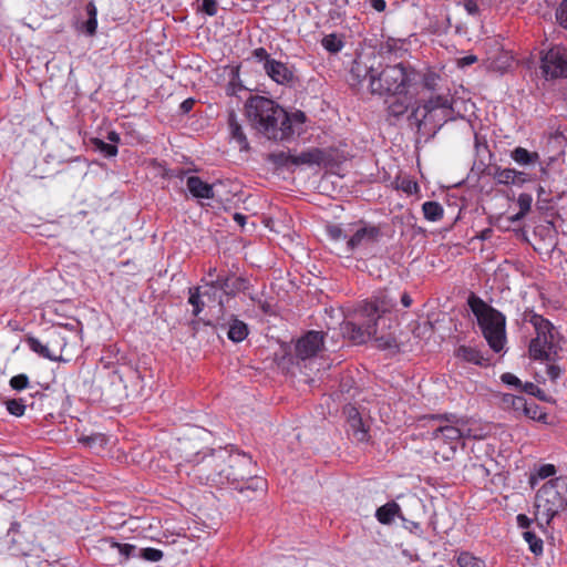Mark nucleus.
Returning a JSON list of instances; mask_svg holds the SVG:
<instances>
[{"instance_id":"nucleus-1","label":"nucleus","mask_w":567,"mask_h":567,"mask_svg":"<svg viewBox=\"0 0 567 567\" xmlns=\"http://www.w3.org/2000/svg\"><path fill=\"white\" fill-rule=\"evenodd\" d=\"M246 114L251 125L269 140L284 141L299 134L306 121L301 111L288 114L272 100L252 96L246 103Z\"/></svg>"},{"instance_id":"nucleus-2","label":"nucleus","mask_w":567,"mask_h":567,"mask_svg":"<svg viewBox=\"0 0 567 567\" xmlns=\"http://www.w3.org/2000/svg\"><path fill=\"white\" fill-rule=\"evenodd\" d=\"M351 75L358 84L368 80L370 92L379 95H402L408 92L416 76L413 70L401 63L381 68L374 55L354 60Z\"/></svg>"},{"instance_id":"nucleus-3","label":"nucleus","mask_w":567,"mask_h":567,"mask_svg":"<svg viewBox=\"0 0 567 567\" xmlns=\"http://www.w3.org/2000/svg\"><path fill=\"white\" fill-rule=\"evenodd\" d=\"M431 420L434 424L430 437L444 460H450L464 440L485 437L484 429L467 417L450 414L432 416Z\"/></svg>"},{"instance_id":"nucleus-4","label":"nucleus","mask_w":567,"mask_h":567,"mask_svg":"<svg viewBox=\"0 0 567 567\" xmlns=\"http://www.w3.org/2000/svg\"><path fill=\"white\" fill-rule=\"evenodd\" d=\"M467 303L491 349L501 352L506 343L505 316L474 293L468 297Z\"/></svg>"},{"instance_id":"nucleus-5","label":"nucleus","mask_w":567,"mask_h":567,"mask_svg":"<svg viewBox=\"0 0 567 567\" xmlns=\"http://www.w3.org/2000/svg\"><path fill=\"white\" fill-rule=\"evenodd\" d=\"M535 519L539 526L549 525L553 518L567 508V477L546 482L535 495Z\"/></svg>"},{"instance_id":"nucleus-6","label":"nucleus","mask_w":567,"mask_h":567,"mask_svg":"<svg viewBox=\"0 0 567 567\" xmlns=\"http://www.w3.org/2000/svg\"><path fill=\"white\" fill-rule=\"evenodd\" d=\"M363 326L347 321L342 326V332L354 344H362L373 339L375 347L382 350L398 349L395 338L391 333H379L380 318H363Z\"/></svg>"},{"instance_id":"nucleus-7","label":"nucleus","mask_w":567,"mask_h":567,"mask_svg":"<svg viewBox=\"0 0 567 567\" xmlns=\"http://www.w3.org/2000/svg\"><path fill=\"white\" fill-rule=\"evenodd\" d=\"M452 117V101L449 96L436 95L426 101L422 106L411 113L410 118L415 122L419 128L433 124L441 127Z\"/></svg>"},{"instance_id":"nucleus-8","label":"nucleus","mask_w":567,"mask_h":567,"mask_svg":"<svg viewBox=\"0 0 567 567\" xmlns=\"http://www.w3.org/2000/svg\"><path fill=\"white\" fill-rule=\"evenodd\" d=\"M381 237L380 229L372 225L352 226L342 252L347 256H367L375 248Z\"/></svg>"},{"instance_id":"nucleus-9","label":"nucleus","mask_w":567,"mask_h":567,"mask_svg":"<svg viewBox=\"0 0 567 567\" xmlns=\"http://www.w3.org/2000/svg\"><path fill=\"white\" fill-rule=\"evenodd\" d=\"M542 70L546 76L567 78V49L551 48L542 59Z\"/></svg>"},{"instance_id":"nucleus-10","label":"nucleus","mask_w":567,"mask_h":567,"mask_svg":"<svg viewBox=\"0 0 567 567\" xmlns=\"http://www.w3.org/2000/svg\"><path fill=\"white\" fill-rule=\"evenodd\" d=\"M107 557L110 564H123L130 558H135V545L121 544L112 538H103L97 547Z\"/></svg>"},{"instance_id":"nucleus-11","label":"nucleus","mask_w":567,"mask_h":567,"mask_svg":"<svg viewBox=\"0 0 567 567\" xmlns=\"http://www.w3.org/2000/svg\"><path fill=\"white\" fill-rule=\"evenodd\" d=\"M395 306V300L385 292H380L373 300L364 301L359 309L361 318H380V323H384V313L389 312Z\"/></svg>"},{"instance_id":"nucleus-12","label":"nucleus","mask_w":567,"mask_h":567,"mask_svg":"<svg viewBox=\"0 0 567 567\" xmlns=\"http://www.w3.org/2000/svg\"><path fill=\"white\" fill-rule=\"evenodd\" d=\"M323 350V333L319 331H309L301 337L296 344L297 357L307 360L316 357Z\"/></svg>"},{"instance_id":"nucleus-13","label":"nucleus","mask_w":567,"mask_h":567,"mask_svg":"<svg viewBox=\"0 0 567 567\" xmlns=\"http://www.w3.org/2000/svg\"><path fill=\"white\" fill-rule=\"evenodd\" d=\"M348 421V432L352 439L359 443L367 442L369 440V427L363 422L359 411L354 406H347L344 410Z\"/></svg>"},{"instance_id":"nucleus-14","label":"nucleus","mask_w":567,"mask_h":567,"mask_svg":"<svg viewBox=\"0 0 567 567\" xmlns=\"http://www.w3.org/2000/svg\"><path fill=\"white\" fill-rule=\"evenodd\" d=\"M272 158L276 163H292L295 165H319L323 161V153L320 150H310L307 152H302L299 155H286L285 153H280L277 155H272Z\"/></svg>"},{"instance_id":"nucleus-15","label":"nucleus","mask_w":567,"mask_h":567,"mask_svg":"<svg viewBox=\"0 0 567 567\" xmlns=\"http://www.w3.org/2000/svg\"><path fill=\"white\" fill-rule=\"evenodd\" d=\"M524 321L533 324L536 331L535 338H540L543 342H554V326L543 316L534 311H526L524 313Z\"/></svg>"},{"instance_id":"nucleus-16","label":"nucleus","mask_w":567,"mask_h":567,"mask_svg":"<svg viewBox=\"0 0 567 567\" xmlns=\"http://www.w3.org/2000/svg\"><path fill=\"white\" fill-rule=\"evenodd\" d=\"M266 73L278 84H288L293 79L292 71L282 62L267 59L264 63Z\"/></svg>"},{"instance_id":"nucleus-17","label":"nucleus","mask_w":567,"mask_h":567,"mask_svg":"<svg viewBox=\"0 0 567 567\" xmlns=\"http://www.w3.org/2000/svg\"><path fill=\"white\" fill-rule=\"evenodd\" d=\"M189 193L202 199H212L214 197L213 185L205 183L198 176H189L186 181Z\"/></svg>"},{"instance_id":"nucleus-18","label":"nucleus","mask_w":567,"mask_h":567,"mask_svg":"<svg viewBox=\"0 0 567 567\" xmlns=\"http://www.w3.org/2000/svg\"><path fill=\"white\" fill-rule=\"evenodd\" d=\"M494 178L503 185H522L527 181L525 173L513 168H497Z\"/></svg>"},{"instance_id":"nucleus-19","label":"nucleus","mask_w":567,"mask_h":567,"mask_svg":"<svg viewBox=\"0 0 567 567\" xmlns=\"http://www.w3.org/2000/svg\"><path fill=\"white\" fill-rule=\"evenodd\" d=\"M375 517L378 522L383 525L391 524L395 517L404 519L401 515V507L395 502H388L386 504L379 507L375 512Z\"/></svg>"},{"instance_id":"nucleus-20","label":"nucleus","mask_w":567,"mask_h":567,"mask_svg":"<svg viewBox=\"0 0 567 567\" xmlns=\"http://www.w3.org/2000/svg\"><path fill=\"white\" fill-rule=\"evenodd\" d=\"M554 351V342L546 343L540 338H533L529 344V355L535 360H549Z\"/></svg>"},{"instance_id":"nucleus-21","label":"nucleus","mask_w":567,"mask_h":567,"mask_svg":"<svg viewBox=\"0 0 567 567\" xmlns=\"http://www.w3.org/2000/svg\"><path fill=\"white\" fill-rule=\"evenodd\" d=\"M228 127L231 140L238 144L240 151H247L249 148L248 140L234 113L228 116Z\"/></svg>"},{"instance_id":"nucleus-22","label":"nucleus","mask_w":567,"mask_h":567,"mask_svg":"<svg viewBox=\"0 0 567 567\" xmlns=\"http://www.w3.org/2000/svg\"><path fill=\"white\" fill-rule=\"evenodd\" d=\"M456 357L474 364L482 365L485 361L483 354L476 348L470 346H460L455 352Z\"/></svg>"},{"instance_id":"nucleus-23","label":"nucleus","mask_w":567,"mask_h":567,"mask_svg":"<svg viewBox=\"0 0 567 567\" xmlns=\"http://www.w3.org/2000/svg\"><path fill=\"white\" fill-rule=\"evenodd\" d=\"M511 157L519 165H534L539 162V155L536 152H529L524 147H516L512 151Z\"/></svg>"},{"instance_id":"nucleus-24","label":"nucleus","mask_w":567,"mask_h":567,"mask_svg":"<svg viewBox=\"0 0 567 567\" xmlns=\"http://www.w3.org/2000/svg\"><path fill=\"white\" fill-rule=\"evenodd\" d=\"M86 13L89 19L81 24L80 30L87 35H94L97 28V9L94 2L91 1L86 4Z\"/></svg>"},{"instance_id":"nucleus-25","label":"nucleus","mask_w":567,"mask_h":567,"mask_svg":"<svg viewBox=\"0 0 567 567\" xmlns=\"http://www.w3.org/2000/svg\"><path fill=\"white\" fill-rule=\"evenodd\" d=\"M411 100L412 99L409 97L406 93L398 95V97L394 101H392L388 106L389 114L394 117L402 116L408 111L411 104Z\"/></svg>"},{"instance_id":"nucleus-26","label":"nucleus","mask_w":567,"mask_h":567,"mask_svg":"<svg viewBox=\"0 0 567 567\" xmlns=\"http://www.w3.org/2000/svg\"><path fill=\"white\" fill-rule=\"evenodd\" d=\"M526 399L522 395L504 394L502 398V405L504 409L513 410L517 414H522L526 409Z\"/></svg>"},{"instance_id":"nucleus-27","label":"nucleus","mask_w":567,"mask_h":567,"mask_svg":"<svg viewBox=\"0 0 567 567\" xmlns=\"http://www.w3.org/2000/svg\"><path fill=\"white\" fill-rule=\"evenodd\" d=\"M227 336L234 342L243 341L248 336L247 324L238 319H233Z\"/></svg>"},{"instance_id":"nucleus-28","label":"nucleus","mask_w":567,"mask_h":567,"mask_svg":"<svg viewBox=\"0 0 567 567\" xmlns=\"http://www.w3.org/2000/svg\"><path fill=\"white\" fill-rule=\"evenodd\" d=\"M532 202H533L532 195H529L527 193L519 194V196L517 198V205L519 207V212L514 215L508 216V220L511 223H516V221L520 220L530 210Z\"/></svg>"},{"instance_id":"nucleus-29","label":"nucleus","mask_w":567,"mask_h":567,"mask_svg":"<svg viewBox=\"0 0 567 567\" xmlns=\"http://www.w3.org/2000/svg\"><path fill=\"white\" fill-rule=\"evenodd\" d=\"M216 284L218 290H223L225 293H235L243 288L245 280L238 277L217 278Z\"/></svg>"},{"instance_id":"nucleus-30","label":"nucleus","mask_w":567,"mask_h":567,"mask_svg":"<svg viewBox=\"0 0 567 567\" xmlns=\"http://www.w3.org/2000/svg\"><path fill=\"white\" fill-rule=\"evenodd\" d=\"M422 210L425 219L429 221H437L443 217V207L437 202H425L422 205Z\"/></svg>"},{"instance_id":"nucleus-31","label":"nucleus","mask_w":567,"mask_h":567,"mask_svg":"<svg viewBox=\"0 0 567 567\" xmlns=\"http://www.w3.org/2000/svg\"><path fill=\"white\" fill-rule=\"evenodd\" d=\"M351 228H352L351 225H349L347 228H343L340 225H330L327 227V234L331 240H333L336 243H342L343 245H346V241L349 238ZM344 246H342V248Z\"/></svg>"},{"instance_id":"nucleus-32","label":"nucleus","mask_w":567,"mask_h":567,"mask_svg":"<svg viewBox=\"0 0 567 567\" xmlns=\"http://www.w3.org/2000/svg\"><path fill=\"white\" fill-rule=\"evenodd\" d=\"M28 344L30 349L38 353L39 355L55 361L58 359L56 354L52 353L47 344H43L39 339L37 338H29Z\"/></svg>"},{"instance_id":"nucleus-33","label":"nucleus","mask_w":567,"mask_h":567,"mask_svg":"<svg viewBox=\"0 0 567 567\" xmlns=\"http://www.w3.org/2000/svg\"><path fill=\"white\" fill-rule=\"evenodd\" d=\"M188 302L193 307V315L198 316L204 309L205 302L203 301L200 287L189 289Z\"/></svg>"},{"instance_id":"nucleus-34","label":"nucleus","mask_w":567,"mask_h":567,"mask_svg":"<svg viewBox=\"0 0 567 567\" xmlns=\"http://www.w3.org/2000/svg\"><path fill=\"white\" fill-rule=\"evenodd\" d=\"M135 557L156 563L163 558V553L156 548H138L135 546Z\"/></svg>"},{"instance_id":"nucleus-35","label":"nucleus","mask_w":567,"mask_h":567,"mask_svg":"<svg viewBox=\"0 0 567 567\" xmlns=\"http://www.w3.org/2000/svg\"><path fill=\"white\" fill-rule=\"evenodd\" d=\"M460 567H485V563L467 551H463L457 556Z\"/></svg>"},{"instance_id":"nucleus-36","label":"nucleus","mask_w":567,"mask_h":567,"mask_svg":"<svg viewBox=\"0 0 567 567\" xmlns=\"http://www.w3.org/2000/svg\"><path fill=\"white\" fill-rule=\"evenodd\" d=\"M523 537L527 542L532 553L535 555H540L543 553V540L533 532H524Z\"/></svg>"},{"instance_id":"nucleus-37","label":"nucleus","mask_w":567,"mask_h":567,"mask_svg":"<svg viewBox=\"0 0 567 567\" xmlns=\"http://www.w3.org/2000/svg\"><path fill=\"white\" fill-rule=\"evenodd\" d=\"M522 414L532 420H542L545 417L542 409L534 400L526 401V409L523 410Z\"/></svg>"},{"instance_id":"nucleus-38","label":"nucleus","mask_w":567,"mask_h":567,"mask_svg":"<svg viewBox=\"0 0 567 567\" xmlns=\"http://www.w3.org/2000/svg\"><path fill=\"white\" fill-rule=\"evenodd\" d=\"M321 43L322 47L331 53H337L343 48L342 41L336 34L326 35Z\"/></svg>"},{"instance_id":"nucleus-39","label":"nucleus","mask_w":567,"mask_h":567,"mask_svg":"<svg viewBox=\"0 0 567 567\" xmlns=\"http://www.w3.org/2000/svg\"><path fill=\"white\" fill-rule=\"evenodd\" d=\"M6 405H7V410L10 414L14 415V416H21L24 414V411H25V403L23 402L22 399H12V400H8L6 402Z\"/></svg>"},{"instance_id":"nucleus-40","label":"nucleus","mask_w":567,"mask_h":567,"mask_svg":"<svg viewBox=\"0 0 567 567\" xmlns=\"http://www.w3.org/2000/svg\"><path fill=\"white\" fill-rule=\"evenodd\" d=\"M10 385L12 389L21 391L29 385V378L25 374H18L11 378Z\"/></svg>"},{"instance_id":"nucleus-41","label":"nucleus","mask_w":567,"mask_h":567,"mask_svg":"<svg viewBox=\"0 0 567 567\" xmlns=\"http://www.w3.org/2000/svg\"><path fill=\"white\" fill-rule=\"evenodd\" d=\"M97 148L106 156H115L117 154V147L114 144L105 143L103 141L96 142Z\"/></svg>"},{"instance_id":"nucleus-42","label":"nucleus","mask_w":567,"mask_h":567,"mask_svg":"<svg viewBox=\"0 0 567 567\" xmlns=\"http://www.w3.org/2000/svg\"><path fill=\"white\" fill-rule=\"evenodd\" d=\"M439 76L435 73L429 72L423 76V85L430 91L436 90Z\"/></svg>"},{"instance_id":"nucleus-43","label":"nucleus","mask_w":567,"mask_h":567,"mask_svg":"<svg viewBox=\"0 0 567 567\" xmlns=\"http://www.w3.org/2000/svg\"><path fill=\"white\" fill-rule=\"evenodd\" d=\"M557 20L560 25L567 29V0H564L557 10Z\"/></svg>"},{"instance_id":"nucleus-44","label":"nucleus","mask_w":567,"mask_h":567,"mask_svg":"<svg viewBox=\"0 0 567 567\" xmlns=\"http://www.w3.org/2000/svg\"><path fill=\"white\" fill-rule=\"evenodd\" d=\"M556 474V467L553 464H544L537 471V476L542 480Z\"/></svg>"},{"instance_id":"nucleus-45","label":"nucleus","mask_w":567,"mask_h":567,"mask_svg":"<svg viewBox=\"0 0 567 567\" xmlns=\"http://www.w3.org/2000/svg\"><path fill=\"white\" fill-rule=\"evenodd\" d=\"M218 291L219 290H218L216 280H213L210 284L206 285L205 290L202 292V297H206L209 300L210 299L215 300Z\"/></svg>"},{"instance_id":"nucleus-46","label":"nucleus","mask_w":567,"mask_h":567,"mask_svg":"<svg viewBox=\"0 0 567 567\" xmlns=\"http://www.w3.org/2000/svg\"><path fill=\"white\" fill-rule=\"evenodd\" d=\"M202 10L208 16H215L217 13V1L203 0Z\"/></svg>"},{"instance_id":"nucleus-47","label":"nucleus","mask_w":567,"mask_h":567,"mask_svg":"<svg viewBox=\"0 0 567 567\" xmlns=\"http://www.w3.org/2000/svg\"><path fill=\"white\" fill-rule=\"evenodd\" d=\"M501 380L505 384H508V385H514V386L522 385L520 380L516 375H514L513 373H509V372L502 374Z\"/></svg>"},{"instance_id":"nucleus-48","label":"nucleus","mask_w":567,"mask_h":567,"mask_svg":"<svg viewBox=\"0 0 567 567\" xmlns=\"http://www.w3.org/2000/svg\"><path fill=\"white\" fill-rule=\"evenodd\" d=\"M463 7L471 16H476L478 13V6L475 0H463Z\"/></svg>"},{"instance_id":"nucleus-49","label":"nucleus","mask_w":567,"mask_h":567,"mask_svg":"<svg viewBox=\"0 0 567 567\" xmlns=\"http://www.w3.org/2000/svg\"><path fill=\"white\" fill-rule=\"evenodd\" d=\"M400 187L409 194L415 193L417 190V184L413 181L405 178L402 179Z\"/></svg>"},{"instance_id":"nucleus-50","label":"nucleus","mask_w":567,"mask_h":567,"mask_svg":"<svg viewBox=\"0 0 567 567\" xmlns=\"http://www.w3.org/2000/svg\"><path fill=\"white\" fill-rule=\"evenodd\" d=\"M547 374H548V377L550 378L551 381L557 380L559 378V375H560L559 367L554 365V364H549L547 367Z\"/></svg>"},{"instance_id":"nucleus-51","label":"nucleus","mask_w":567,"mask_h":567,"mask_svg":"<svg viewBox=\"0 0 567 567\" xmlns=\"http://www.w3.org/2000/svg\"><path fill=\"white\" fill-rule=\"evenodd\" d=\"M254 56L256 59H258L259 61H267V59H270L269 58V54L267 53V51L264 49V48H258L254 51Z\"/></svg>"},{"instance_id":"nucleus-52","label":"nucleus","mask_w":567,"mask_h":567,"mask_svg":"<svg viewBox=\"0 0 567 567\" xmlns=\"http://www.w3.org/2000/svg\"><path fill=\"white\" fill-rule=\"evenodd\" d=\"M477 61V58L475 55H466L458 61V65L461 66H467Z\"/></svg>"},{"instance_id":"nucleus-53","label":"nucleus","mask_w":567,"mask_h":567,"mask_svg":"<svg viewBox=\"0 0 567 567\" xmlns=\"http://www.w3.org/2000/svg\"><path fill=\"white\" fill-rule=\"evenodd\" d=\"M517 524L522 528H528L530 525V519L526 515L519 514L517 516Z\"/></svg>"},{"instance_id":"nucleus-54","label":"nucleus","mask_w":567,"mask_h":567,"mask_svg":"<svg viewBox=\"0 0 567 567\" xmlns=\"http://www.w3.org/2000/svg\"><path fill=\"white\" fill-rule=\"evenodd\" d=\"M371 6L378 12H382L385 10V1L384 0H371Z\"/></svg>"},{"instance_id":"nucleus-55","label":"nucleus","mask_w":567,"mask_h":567,"mask_svg":"<svg viewBox=\"0 0 567 567\" xmlns=\"http://www.w3.org/2000/svg\"><path fill=\"white\" fill-rule=\"evenodd\" d=\"M107 140L110 141V144L116 145L120 142V135L115 131H110L107 133Z\"/></svg>"},{"instance_id":"nucleus-56","label":"nucleus","mask_w":567,"mask_h":567,"mask_svg":"<svg viewBox=\"0 0 567 567\" xmlns=\"http://www.w3.org/2000/svg\"><path fill=\"white\" fill-rule=\"evenodd\" d=\"M401 303L404 308H409L412 305V298L406 292H404L401 296Z\"/></svg>"},{"instance_id":"nucleus-57","label":"nucleus","mask_w":567,"mask_h":567,"mask_svg":"<svg viewBox=\"0 0 567 567\" xmlns=\"http://www.w3.org/2000/svg\"><path fill=\"white\" fill-rule=\"evenodd\" d=\"M193 104H194V101L192 99H188L182 103L181 107L183 109L184 112H188V111H190Z\"/></svg>"},{"instance_id":"nucleus-58","label":"nucleus","mask_w":567,"mask_h":567,"mask_svg":"<svg viewBox=\"0 0 567 567\" xmlns=\"http://www.w3.org/2000/svg\"><path fill=\"white\" fill-rule=\"evenodd\" d=\"M234 219L240 225V226H244L245 223H246V216L243 215V214H239V213H236L234 215Z\"/></svg>"},{"instance_id":"nucleus-59","label":"nucleus","mask_w":567,"mask_h":567,"mask_svg":"<svg viewBox=\"0 0 567 567\" xmlns=\"http://www.w3.org/2000/svg\"><path fill=\"white\" fill-rule=\"evenodd\" d=\"M536 389V385L534 383H530V382H527L525 385H524V391L525 392H528V393H534V390Z\"/></svg>"},{"instance_id":"nucleus-60","label":"nucleus","mask_w":567,"mask_h":567,"mask_svg":"<svg viewBox=\"0 0 567 567\" xmlns=\"http://www.w3.org/2000/svg\"><path fill=\"white\" fill-rule=\"evenodd\" d=\"M331 2L334 3L338 7H343V6H347L349 3L348 0H331Z\"/></svg>"},{"instance_id":"nucleus-61","label":"nucleus","mask_w":567,"mask_h":567,"mask_svg":"<svg viewBox=\"0 0 567 567\" xmlns=\"http://www.w3.org/2000/svg\"><path fill=\"white\" fill-rule=\"evenodd\" d=\"M258 483H259L260 485H258V484H257V485L254 487V489L260 488V489L262 491V484H264V483H262V481H259Z\"/></svg>"},{"instance_id":"nucleus-62","label":"nucleus","mask_w":567,"mask_h":567,"mask_svg":"<svg viewBox=\"0 0 567 567\" xmlns=\"http://www.w3.org/2000/svg\"><path fill=\"white\" fill-rule=\"evenodd\" d=\"M206 480H207V481H213V482H215V481H216V478H215L214 476H212L210 474H209V475H207Z\"/></svg>"},{"instance_id":"nucleus-63","label":"nucleus","mask_w":567,"mask_h":567,"mask_svg":"<svg viewBox=\"0 0 567 567\" xmlns=\"http://www.w3.org/2000/svg\"><path fill=\"white\" fill-rule=\"evenodd\" d=\"M216 271V269H210L208 276H213V274Z\"/></svg>"}]
</instances>
